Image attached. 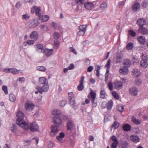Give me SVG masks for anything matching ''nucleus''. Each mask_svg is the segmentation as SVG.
I'll return each mask as SVG.
<instances>
[{
    "label": "nucleus",
    "instance_id": "obj_1",
    "mask_svg": "<svg viewBox=\"0 0 148 148\" xmlns=\"http://www.w3.org/2000/svg\"><path fill=\"white\" fill-rule=\"evenodd\" d=\"M17 118L16 120L17 124L21 127L27 130L29 128V124L23 121L24 115L22 112H18L17 114Z\"/></svg>",
    "mask_w": 148,
    "mask_h": 148
},
{
    "label": "nucleus",
    "instance_id": "obj_2",
    "mask_svg": "<svg viewBox=\"0 0 148 148\" xmlns=\"http://www.w3.org/2000/svg\"><path fill=\"white\" fill-rule=\"evenodd\" d=\"M142 60L140 62V66L143 68H146L148 66V58L146 54H143Z\"/></svg>",
    "mask_w": 148,
    "mask_h": 148
},
{
    "label": "nucleus",
    "instance_id": "obj_3",
    "mask_svg": "<svg viewBox=\"0 0 148 148\" xmlns=\"http://www.w3.org/2000/svg\"><path fill=\"white\" fill-rule=\"evenodd\" d=\"M51 130L50 134L52 136H54L57 135L59 131V129L57 127L54 125H53L51 127Z\"/></svg>",
    "mask_w": 148,
    "mask_h": 148
},
{
    "label": "nucleus",
    "instance_id": "obj_4",
    "mask_svg": "<svg viewBox=\"0 0 148 148\" xmlns=\"http://www.w3.org/2000/svg\"><path fill=\"white\" fill-rule=\"evenodd\" d=\"M68 95L70 104L72 106L74 105L75 104V102L73 93V92H70L68 93Z\"/></svg>",
    "mask_w": 148,
    "mask_h": 148
},
{
    "label": "nucleus",
    "instance_id": "obj_5",
    "mask_svg": "<svg viewBox=\"0 0 148 148\" xmlns=\"http://www.w3.org/2000/svg\"><path fill=\"white\" fill-rule=\"evenodd\" d=\"M53 121L55 126L58 127L60 126L62 123L61 118L55 116L53 119Z\"/></svg>",
    "mask_w": 148,
    "mask_h": 148
},
{
    "label": "nucleus",
    "instance_id": "obj_6",
    "mask_svg": "<svg viewBox=\"0 0 148 148\" xmlns=\"http://www.w3.org/2000/svg\"><path fill=\"white\" fill-rule=\"evenodd\" d=\"M111 139L113 141L112 143L111 146V148H116L117 146L119 144L118 140L115 137V136L113 135L111 137Z\"/></svg>",
    "mask_w": 148,
    "mask_h": 148
},
{
    "label": "nucleus",
    "instance_id": "obj_7",
    "mask_svg": "<svg viewBox=\"0 0 148 148\" xmlns=\"http://www.w3.org/2000/svg\"><path fill=\"white\" fill-rule=\"evenodd\" d=\"M38 127L35 123L30 124L29 129L32 132H34L38 130Z\"/></svg>",
    "mask_w": 148,
    "mask_h": 148
},
{
    "label": "nucleus",
    "instance_id": "obj_8",
    "mask_svg": "<svg viewBox=\"0 0 148 148\" xmlns=\"http://www.w3.org/2000/svg\"><path fill=\"white\" fill-rule=\"evenodd\" d=\"M34 106L32 103H27L25 104V108L26 110L31 111L34 109Z\"/></svg>",
    "mask_w": 148,
    "mask_h": 148
},
{
    "label": "nucleus",
    "instance_id": "obj_9",
    "mask_svg": "<svg viewBox=\"0 0 148 148\" xmlns=\"http://www.w3.org/2000/svg\"><path fill=\"white\" fill-rule=\"evenodd\" d=\"M34 47L36 49L37 51L41 53H44V49L43 48V46L40 44H38L34 45Z\"/></svg>",
    "mask_w": 148,
    "mask_h": 148
},
{
    "label": "nucleus",
    "instance_id": "obj_10",
    "mask_svg": "<svg viewBox=\"0 0 148 148\" xmlns=\"http://www.w3.org/2000/svg\"><path fill=\"white\" fill-rule=\"evenodd\" d=\"M139 33L143 35H148V30L143 27H140L138 29Z\"/></svg>",
    "mask_w": 148,
    "mask_h": 148
},
{
    "label": "nucleus",
    "instance_id": "obj_11",
    "mask_svg": "<svg viewBox=\"0 0 148 148\" xmlns=\"http://www.w3.org/2000/svg\"><path fill=\"white\" fill-rule=\"evenodd\" d=\"M40 8L36 6H33L31 10V11L32 12H34V11H35L36 14L39 17L41 15L40 13Z\"/></svg>",
    "mask_w": 148,
    "mask_h": 148
},
{
    "label": "nucleus",
    "instance_id": "obj_12",
    "mask_svg": "<svg viewBox=\"0 0 148 148\" xmlns=\"http://www.w3.org/2000/svg\"><path fill=\"white\" fill-rule=\"evenodd\" d=\"M84 5V7L89 10L92 9L94 7V4L90 2L85 3Z\"/></svg>",
    "mask_w": 148,
    "mask_h": 148
},
{
    "label": "nucleus",
    "instance_id": "obj_13",
    "mask_svg": "<svg viewBox=\"0 0 148 148\" xmlns=\"http://www.w3.org/2000/svg\"><path fill=\"white\" fill-rule=\"evenodd\" d=\"M130 93L132 95H136L138 92V89L135 87H132L130 88Z\"/></svg>",
    "mask_w": 148,
    "mask_h": 148
},
{
    "label": "nucleus",
    "instance_id": "obj_14",
    "mask_svg": "<svg viewBox=\"0 0 148 148\" xmlns=\"http://www.w3.org/2000/svg\"><path fill=\"white\" fill-rule=\"evenodd\" d=\"M84 77V76H82L80 80L79 81V84L77 86V89L79 91L82 90L84 88L83 84V81Z\"/></svg>",
    "mask_w": 148,
    "mask_h": 148
},
{
    "label": "nucleus",
    "instance_id": "obj_15",
    "mask_svg": "<svg viewBox=\"0 0 148 148\" xmlns=\"http://www.w3.org/2000/svg\"><path fill=\"white\" fill-rule=\"evenodd\" d=\"M128 68L125 66L121 67L119 69L120 73L124 75L127 74L129 71Z\"/></svg>",
    "mask_w": 148,
    "mask_h": 148
},
{
    "label": "nucleus",
    "instance_id": "obj_16",
    "mask_svg": "<svg viewBox=\"0 0 148 148\" xmlns=\"http://www.w3.org/2000/svg\"><path fill=\"white\" fill-rule=\"evenodd\" d=\"M39 24L38 19L35 18L29 24V26L31 28H34L38 25Z\"/></svg>",
    "mask_w": 148,
    "mask_h": 148
},
{
    "label": "nucleus",
    "instance_id": "obj_17",
    "mask_svg": "<svg viewBox=\"0 0 148 148\" xmlns=\"http://www.w3.org/2000/svg\"><path fill=\"white\" fill-rule=\"evenodd\" d=\"M38 35L37 32L33 31L30 34V38L34 40H37L38 38Z\"/></svg>",
    "mask_w": 148,
    "mask_h": 148
},
{
    "label": "nucleus",
    "instance_id": "obj_18",
    "mask_svg": "<svg viewBox=\"0 0 148 148\" xmlns=\"http://www.w3.org/2000/svg\"><path fill=\"white\" fill-rule=\"evenodd\" d=\"M19 70L15 68L6 69H5V71L6 72H9L12 73L13 74H16L18 73Z\"/></svg>",
    "mask_w": 148,
    "mask_h": 148
},
{
    "label": "nucleus",
    "instance_id": "obj_19",
    "mask_svg": "<svg viewBox=\"0 0 148 148\" xmlns=\"http://www.w3.org/2000/svg\"><path fill=\"white\" fill-rule=\"evenodd\" d=\"M115 88L117 90L121 89L123 86L122 83L121 81H117L114 83Z\"/></svg>",
    "mask_w": 148,
    "mask_h": 148
},
{
    "label": "nucleus",
    "instance_id": "obj_20",
    "mask_svg": "<svg viewBox=\"0 0 148 148\" xmlns=\"http://www.w3.org/2000/svg\"><path fill=\"white\" fill-rule=\"evenodd\" d=\"M74 124L72 120H69L67 123V130H71L74 127Z\"/></svg>",
    "mask_w": 148,
    "mask_h": 148
},
{
    "label": "nucleus",
    "instance_id": "obj_21",
    "mask_svg": "<svg viewBox=\"0 0 148 148\" xmlns=\"http://www.w3.org/2000/svg\"><path fill=\"white\" fill-rule=\"evenodd\" d=\"M137 23L139 26L141 27H143L146 24V22L144 18H140L137 20Z\"/></svg>",
    "mask_w": 148,
    "mask_h": 148
},
{
    "label": "nucleus",
    "instance_id": "obj_22",
    "mask_svg": "<svg viewBox=\"0 0 148 148\" xmlns=\"http://www.w3.org/2000/svg\"><path fill=\"white\" fill-rule=\"evenodd\" d=\"M123 64L125 66L128 68L130 67L132 64V63L130 60L128 59H125L123 60Z\"/></svg>",
    "mask_w": 148,
    "mask_h": 148
},
{
    "label": "nucleus",
    "instance_id": "obj_23",
    "mask_svg": "<svg viewBox=\"0 0 148 148\" xmlns=\"http://www.w3.org/2000/svg\"><path fill=\"white\" fill-rule=\"evenodd\" d=\"M138 42L141 44H144L146 42L145 38L143 36H140L137 37Z\"/></svg>",
    "mask_w": 148,
    "mask_h": 148
},
{
    "label": "nucleus",
    "instance_id": "obj_24",
    "mask_svg": "<svg viewBox=\"0 0 148 148\" xmlns=\"http://www.w3.org/2000/svg\"><path fill=\"white\" fill-rule=\"evenodd\" d=\"M39 82L41 84H47L48 83L47 79L44 77H42L39 78Z\"/></svg>",
    "mask_w": 148,
    "mask_h": 148
},
{
    "label": "nucleus",
    "instance_id": "obj_25",
    "mask_svg": "<svg viewBox=\"0 0 148 148\" xmlns=\"http://www.w3.org/2000/svg\"><path fill=\"white\" fill-rule=\"evenodd\" d=\"M44 51V53H45L46 56L47 57H49L53 53V49H45Z\"/></svg>",
    "mask_w": 148,
    "mask_h": 148
},
{
    "label": "nucleus",
    "instance_id": "obj_26",
    "mask_svg": "<svg viewBox=\"0 0 148 148\" xmlns=\"http://www.w3.org/2000/svg\"><path fill=\"white\" fill-rule=\"evenodd\" d=\"M122 59V56L119 54H117L115 59V62L116 64L120 63Z\"/></svg>",
    "mask_w": 148,
    "mask_h": 148
},
{
    "label": "nucleus",
    "instance_id": "obj_27",
    "mask_svg": "<svg viewBox=\"0 0 148 148\" xmlns=\"http://www.w3.org/2000/svg\"><path fill=\"white\" fill-rule=\"evenodd\" d=\"M131 140L133 142H138L139 141V138L138 136L136 135H132L130 137Z\"/></svg>",
    "mask_w": 148,
    "mask_h": 148
},
{
    "label": "nucleus",
    "instance_id": "obj_28",
    "mask_svg": "<svg viewBox=\"0 0 148 148\" xmlns=\"http://www.w3.org/2000/svg\"><path fill=\"white\" fill-rule=\"evenodd\" d=\"M123 129L125 131L128 132L131 130V127L128 124H125L123 126Z\"/></svg>",
    "mask_w": 148,
    "mask_h": 148
},
{
    "label": "nucleus",
    "instance_id": "obj_29",
    "mask_svg": "<svg viewBox=\"0 0 148 148\" xmlns=\"http://www.w3.org/2000/svg\"><path fill=\"white\" fill-rule=\"evenodd\" d=\"M39 18L44 22H46L47 21L49 18V16L47 15H40L39 16Z\"/></svg>",
    "mask_w": 148,
    "mask_h": 148
},
{
    "label": "nucleus",
    "instance_id": "obj_30",
    "mask_svg": "<svg viewBox=\"0 0 148 148\" xmlns=\"http://www.w3.org/2000/svg\"><path fill=\"white\" fill-rule=\"evenodd\" d=\"M49 87L48 83L45 84L42 87V92H47L49 89Z\"/></svg>",
    "mask_w": 148,
    "mask_h": 148
},
{
    "label": "nucleus",
    "instance_id": "obj_31",
    "mask_svg": "<svg viewBox=\"0 0 148 148\" xmlns=\"http://www.w3.org/2000/svg\"><path fill=\"white\" fill-rule=\"evenodd\" d=\"M132 73L133 75L135 77L139 76L140 74V71L137 69H134L132 71Z\"/></svg>",
    "mask_w": 148,
    "mask_h": 148
},
{
    "label": "nucleus",
    "instance_id": "obj_32",
    "mask_svg": "<svg viewBox=\"0 0 148 148\" xmlns=\"http://www.w3.org/2000/svg\"><path fill=\"white\" fill-rule=\"evenodd\" d=\"M65 135L64 133L62 132H60L59 136H57L56 137V139L60 141H62V138Z\"/></svg>",
    "mask_w": 148,
    "mask_h": 148
},
{
    "label": "nucleus",
    "instance_id": "obj_33",
    "mask_svg": "<svg viewBox=\"0 0 148 148\" xmlns=\"http://www.w3.org/2000/svg\"><path fill=\"white\" fill-rule=\"evenodd\" d=\"M140 7V5L138 3H134L132 6V9L134 11H136Z\"/></svg>",
    "mask_w": 148,
    "mask_h": 148
},
{
    "label": "nucleus",
    "instance_id": "obj_34",
    "mask_svg": "<svg viewBox=\"0 0 148 148\" xmlns=\"http://www.w3.org/2000/svg\"><path fill=\"white\" fill-rule=\"evenodd\" d=\"M9 98L10 101L12 102H14L16 100L15 95L12 93H11L9 95Z\"/></svg>",
    "mask_w": 148,
    "mask_h": 148
},
{
    "label": "nucleus",
    "instance_id": "obj_35",
    "mask_svg": "<svg viewBox=\"0 0 148 148\" xmlns=\"http://www.w3.org/2000/svg\"><path fill=\"white\" fill-rule=\"evenodd\" d=\"M30 17V16L29 14H26L22 15V18L23 20L27 21L29 19Z\"/></svg>",
    "mask_w": 148,
    "mask_h": 148
},
{
    "label": "nucleus",
    "instance_id": "obj_36",
    "mask_svg": "<svg viewBox=\"0 0 148 148\" xmlns=\"http://www.w3.org/2000/svg\"><path fill=\"white\" fill-rule=\"evenodd\" d=\"M113 102L112 100H110L109 101L108 103H106L107 105V108L108 110H110L111 109L113 106Z\"/></svg>",
    "mask_w": 148,
    "mask_h": 148
},
{
    "label": "nucleus",
    "instance_id": "obj_37",
    "mask_svg": "<svg viewBox=\"0 0 148 148\" xmlns=\"http://www.w3.org/2000/svg\"><path fill=\"white\" fill-rule=\"evenodd\" d=\"M79 30L83 31H84L85 33L86 30V25H82L78 27Z\"/></svg>",
    "mask_w": 148,
    "mask_h": 148
},
{
    "label": "nucleus",
    "instance_id": "obj_38",
    "mask_svg": "<svg viewBox=\"0 0 148 148\" xmlns=\"http://www.w3.org/2000/svg\"><path fill=\"white\" fill-rule=\"evenodd\" d=\"M131 119L132 121L136 124H139L141 123L140 121L138 119H137L134 116Z\"/></svg>",
    "mask_w": 148,
    "mask_h": 148
},
{
    "label": "nucleus",
    "instance_id": "obj_39",
    "mask_svg": "<svg viewBox=\"0 0 148 148\" xmlns=\"http://www.w3.org/2000/svg\"><path fill=\"white\" fill-rule=\"evenodd\" d=\"M100 97L102 99H104L106 94L105 91L103 90H101L100 92Z\"/></svg>",
    "mask_w": 148,
    "mask_h": 148
},
{
    "label": "nucleus",
    "instance_id": "obj_40",
    "mask_svg": "<svg viewBox=\"0 0 148 148\" xmlns=\"http://www.w3.org/2000/svg\"><path fill=\"white\" fill-rule=\"evenodd\" d=\"M116 108L117 110L120 112H122L124 110V107L121 105H117Z\"/></svg>",
    "mask_w": 148,
    "mask_h": 148
},
{
    "label": "nucleus",
    "instance_id": "obj_41",
    "mask_svg": "<svg viewBox=\"0 0 148 148\" xmlns=\"http://www.w3.org/2000/svg\"><path fill=\"white\" fill-rule=\"evenodd\" d=\"M53 115L56 116H59L61 114V112L59 110L55 109L53 111Z\"/></svg>",
    "mask_w": 148,
    "mask_h": 148
},
{
    "label": "nucleus",
    "instance_id": "obj_42",
    "mask_svg": "<svg viewBox=\"0 0 148 148\" xmlns=\"http://www.w3.org/2000/svg\"><path fill=\"white\" fill-rule=\"evenodd\" d=\"M133 47V43L132 42H129L126 46V49L127 50H130L132 49Z\"/></svg>",
    "mask_w": 148,
    "mask_h": 148
},
{
    "label": "nucleus",
    "instance_id": "obj_43",
    "mask_svg": "<svg viewBox=\"0 0 148 148\" xmlns=\"http://www.w3.org/2000/svg\"><path fill=\"white\" fill-rule=\"evenodd\" d=\"M121 146L122 148H127L128 145L127 142L124 141L122 142Z\"/></svg>",
    "mask_w": 148,
    "mask_h": 148
},
{
    "label": "nucleus",
    "instance_id": "obj_44",
    "mask_svg": "<svg viewBox=\"0 0 148 148\" xmlns=\"http://www.w3.org/2000/svg\"><path fill=\"white\" fill-rule=\"evenodd\" d=\"M107 7V4L106 3L104 2L102 3L100 5V8L102 10H105Z\"/></svg>",
    "mask_w": 148,
    "mask_h": 148
},
{
    "label": "nucleus",
    "instance_id": "obj_45",
    "mask_svg": "<svg viewBox=\"0 0 148 148\" xmlns=\"http://www.w3.org/2000/svg\"><path fill=\"white\" fill-rule=\"evenodd\" d=\"M53 37L55 39H58L60 37V35L59 33L57 32H55L53 34Z\"/></svg>",
    "mask_w": 148,
    "mask_h": 148
},
{
    "label": "nucleus",
    "instance_id": "obj_46",
    "mask_svg": "<svg viewBox=\"0 0 148 148\" xmlns=\"http://www.w3.org/2000/svg\"><path fill=\"white\" fill-rule=\"evenodd\" d=\"M129 34L131 36L134 37L136 36V33L133 30H130L129 31Z\"/></svg>",
    "mask_w": 148,
    "mask_h": 148
},
{
    "label": "nucleus",
    "instance_id": "obj_47",
    "mask_svg": "<svg viewBox=\"0 0 148 148\" xmlns=\"http://www.w3.org/2000/svg\"><path fill=\"white\" fill-rule=\"evenodd\" d=\"M135 83L137 85H140L142 83V80L140 79L137 78L135 81Z\"/></svg>",
    "mask_w": 148,
    "mask_h": 148
},
{
    "label": "nucleus",
    "instance_id": "obj_48",
    "mask_svg": "<svg viewBox=\"0 0 148 148\" xmlns=\"http://www.w3.org/2000/svg\"><path fill=\"white\" fill-rule=\"evenodd\" d=\"M112 94L113 97L116 99H119V97L118 94L115 91L112 92Z\"/></svg>",
    "mask_w": 148,
    "mask_h": 148
},
{
    "label": "nucleus",
    "instance_id": "obj_49",
    "mask_svg": "<svg viewBox=\"0 0 148 148\" xmlns=\"http://www.w3.org/2000/svg\"><path fill=\"white\" fill-rule=\"evenodd\" d=\"M10 130L12 132H15L16 131V126L15 125L13 124L12 126L10 127Z\"/></svg>",
    "mask_w": 148,
    "mask_h": 148
},
{
    "label": "nucleus",
    "instance_id": "obj_50",
    "mask_svg": "<svg viewBox=\"0 0 148 148\" xmlns=\"http://www.w3.org/2000/svg\"><path fill=\"white\" fill-rule=\"evenodd\" d=\"M37 69L38 71H45L46 70L45 68L43 66H38L37 67Z\"/></svg>",
    "mask_w": 148,
    "mask_h": 148
},
{
    "label": "nucleus",
    "instance_id": "obj_51",
    "mask_svg": "<svg viewBox=\"0 0 148 148\" xmlns=\"http://www.w3.org/2000/svg\"><path fill=\"white\" fill-rule=\"evenodd\" d=\"M2 90L4 91L6 95L8 94V91L7 87L6 86H3L2 87Z\"/></svg>",
    "mask_w": 148,
    "mask_h": 148
},
{
    "label": "nucleus",
    "instance_id": "obj_52",
    "mask_svg": "<svg viewBox=\"0 0 148 148\" xmlns=\"http://www.w3.org/2000/svg\"><path fill=\"white\" fill-rule=\"evenodd\" d=\"M119 125V123H118L115 121L114 122L112 126L114 128V129H116L118 127Z\"/></svg>",
    "mask_w": 148,
    "mask_h": 148
},
{
    "label": "nucleus",
    "instance_id": "obj_53",
    "mask_svg": "<svg viewBox=\"0 0 148 148\" xmlns=\"http://www.w3.org/2000/svg\"><path fill=\"white\" fill-rule=\"evenodd\" d=\"M92 107H95L97 106V101L96 100V99H92Z\"/></svg>",
    "mask_w": 148,
    "mask_h": 148
},
{
    "label": "nucleus",
    "instance_id": "obj_54",
    "mask_svg": "<svg viewBox=\"0 0 148 148\" xmlns=\"http://www.w3.org/2000/svg\"><path fill=\"white\" fill-rule=\"evenodd\" d=\"M66 101L62 100L60 102L59 104L61 106L64 107L66 105Z\"/></svg>",
    "mask_w": 148,
    "mask_h": 148
},
{
    "label": "nucleus",
    "instance_id": "obj_55",
    "mask_svg": "<svg viewBox=\"0 0 148 148\" xmlns=\"http://www.w3.org/2000/svg\"><path fill=\"white\" fill-rule=\"evenodd\" d=\"M90 95L92 99H96V93L94 91L90 92Z\"/></svg>",
    "mask_w": 148,
    "mask_h": 148
},
{
    "label": "nucleus",
    "instance_id": "obj_56",
    "mask_svg": "<svg viewBox=\"0 0 148 148\" xmlns=\"http://www.w3.org/2000/svg\"><path fill=\"white\" fill-rule=\"evenodd\" d=\"M22 4L20 1L17 2L15 5L16 8L17 9H19L21 6Z\"/></svg>",
    "mask_w": 148,
    "mask_h": 148
},
{
    "label": "nucleus",
    "instance_id": "obj_57",
    "mask_svg": "<svg viewBox=\"0 0 148 148\" xmlns=\"http://www.w3.org/2000/svg\"><path fill=\"white\" fill-rule=\"evenodd\" d=\"M108 87L109 88V89L110 90H112L113 89V86L111 82H109L108 84Z\"/></svg>",
    "mask_w": 148,
    "mask_h": 148
},
{
    "label": "nucleus",
    "instance_id": "obj_58",
    "mask_svg": "<svg viewBox=\"0 0 148 148\" xmlns=\"http://www.w3.org/2000/svg\"><path fill=\"white\" fill-rule=\"evenodd\" d=\"M41 29L43 31L46 30L47 28V27L45 25H40V26Z\"/></svg>",
    "mask_w": 148,
    "mask_h": 148
},
{
    "label": "nucleus",
    "instance_id": "obj_59",
    "mask_svg": "<svg viewBox=\"0 0 148 148\" xmlns=\"http://www.w3.org/2000/svg\"><path fill=\"white\" fill-rule=\"evenodd\" d=\"M51 26L54 29H56L57 27V23L54 21H52L51 23Z\"/></svg>",
    "mask_w": 148,
    "mask_h": 148
},
{
    "label": "nucleus",
    "instance_id": "obj_60",
    "mask_svg": "<svg viewBox=\"0 0 148 148\" xmlns=\"http://www.w3.org/2000/svg\"><path fill=\"white\" fill-rule=\"evenodd\" d=\"M110 62L111 61L110 60H108L106 65H105V66L108 68H110Z\"/></svg>",
    "mask_w": 148,
    "mask_h": 148
},
{
    "label": "nucleus",
    "instance_id": "obj_61",
    "mask_svg": "<svg viewBox=\"0 0 148 148\" xmlns=\"http://www.w3.org/2000/svg\"><path fill=\"white\" fill-rule=\"evenodd\" d=\"M85 33L84 31H82L80 30L77 33V35L79 36H83L84 34Z\"/></svg>",
    "mask_w": 148,
    "mask_h": 148
},
{
    "label": "nucleus",
    "instance_id": "obj_62",
    "mask_svg": "<svg viewBox=\"0 0 148 148\" xmlns=\"http://www.w3.org/2000/svg\"><path fill=\"white\" fill-rule=\"evenodd\" d=\"M34 40H29L27 41V43L29 45H33L34 44Z\"/></svg>",
    "mask_w": 148,
    "mask_h": 148
},
{
    "label": "nucleus",
    "instance_id": "obj_63",
    "mask_svg": "<svg viewBox=\"0 0 148 148\" xmlns=\"http://www.w3.org/2000/svg\"><path fill=\"white\" fill-rule=\"evenodd\" d=\"M75 1L78 5H80L83 3L84 0H75Z\"/></svg>",
    "mask_w": 148,
    "mask_h": 148
},
{
    "label": "nucleus",
    "instance_id": "obj_64",
    "mask_svg": "<svg viewBox=\"0 0 148 148\" xmlns=\"http://www.w3.org/2000/svg\"><path fill=\"white\" fill-rule=\"evenodd\" d=\"M74 65L73 64H70L68 68L69 70H71L73 69L74 68Z\"/></svg>",
    "mask_w": 148,
    "mask_h": 148
}]
</instances>
